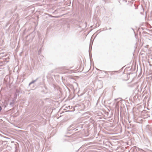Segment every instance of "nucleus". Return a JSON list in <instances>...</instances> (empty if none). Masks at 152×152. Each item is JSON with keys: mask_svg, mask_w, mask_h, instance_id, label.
I'll list each match as a JSON object with an SVG mask.
<instances>
[{"mask_svg": "<svg viewBox=\"0 0 152 152\" xmlns=\"http://www.w3.org/2000/svg\"><path fill=\"white\" fill-rule=\"evenodd\" d=\"M104 71V72H105V73H106V71Z\"/></svg>", "mask_w": 152, "mask_h": 152, "instance_id": "6", "label": "nucleus"}, {"mask_svg": "<svg viewBox=\"0 0 152 152\" xmlns=\"http://www.w3.org/2000/svg\"><path fill=\"white\" fill-rule=\"evenodd\" d=\"M40 51H41V50H40H40H39V54L40 53Z\"/></svg>", "mask_w": 152, "mask_h": 152, "instance_id": "4", "label": "nucleus"}, {"mask_svg": "<svg viewBox=\"0 0 152 152\" xmlns=\"http://www.w3.org/2000/svg\"><path fill=\"white\" fill-rule=\"evenodd\" d=\"M68 107H70V106H68Z\"/></svg>", "mask_w": 152, "mask_h": 152, "instance_id": "7", "label": "nucleus"}, {"mask_svg": "<svg viewBox=\"0 0 152 152\" xmlns=\"http://www.w3.org/2000/svg\"><path fill=\"white\" fill-rule=\"evenodd\" d=\"M13 104V102H10V105H12Z\"/></svg>", "mask_w": 152, "mask_h": 152, "instance_id": "3", "label": "nucleus"}, {"mask_svg": "<svg viewBox=\"0 0 152 152\" xmlns=\"http://www.w3.org/2000/svg\"><path fill=\"white\" fill-rule=\"evenodd\" d=\"M138 151H140V152H145V151L141 149L138 148Z\"/></svg>", "mask_w": 152, "mask_h": 152, "instance_id": "2", "label": "nucleus"}, {"mask_svg": "<svg viewBox=\"0 0 152 152\" xmlns=\"http://www.w3.org/2000/svg\"><path fill=\"white\" fill-rule=\"evenodd\" d=\"M1 107L0 106V112L1 111Z\"/></svg>", "mask_w": 152, "mask_h": 152, "instance_id": "5", "label": "nucleus"}, {"mask_svg": "<svg viewBox=\"0 0 152 152\" xmlns=\"http://www.w3.org/2000/svg\"><path fill=\"white\" fill-rule=\"evenodd\" d=\"M37 79H36V80H33V81H32V82H30L29 83V85H30L31 84H32V83H34L37 80Z\"/></svg>", "mask_w": 152, "mask_h": 152, "instance_id": "1", "label": "nucleus"}]
</instances>
